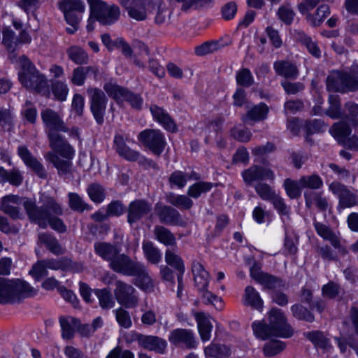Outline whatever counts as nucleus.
<instances>
[{"label":"nucleus","mask_w":358,"mask_h":358,"mask_svg":"<svg viewBox=\"0 0 358 358\" xmlns=\"http://www.w3.org/2000/svg\"><path fill=\"white\" fill-rule=\"evenodd\" d=\"M118 2L134 20H154L158 24L165 22L167 10L161 0H118Z\"/></svg>","instance_id":"1"},{"label":"nucleus","mask_w":358,"mask_h":358,"mask_svg":"<svg viewBox=\"0 0 358 358\" xmlns=\"http://www.w3.org/2000/svg\"><path fill=\"white\" fill-rule=\"evenodd\" d=\"M50 147L53 152H47L44 157L57 169L59 174L66 175L71 172V160L75 155V150L61 135H51L48 138Z\"/></svg>","instance_id":"2"},{"label":"nucleus","mask_w":358,"mask_h":358,"mask_svg":"<svg viewBox=\"0 0 358 358\" xmlns=\"http://www.w3.org/2000/svg\"><path fill=\"white\" fill-rule=\"evenodd\" d=\"M269 325L259 322L252 324L255 336L262 340L271 336L288 338L292 336L293 329L287 323V319L280 309L273 308L268 314Z\"/></svg>","instance_id":"3"},{"label":"nucleus","mask_w":358,"mask_h":358,"mask_svg":"<svg viewBox=\"0 0 358 358\" xmlns=\"http://www.w3.org/2000/svg\"><path fill=\"white\" fill-rule=\"evenodd\" d=\"M22 205L29 220L43 229L47 227L48 217L60 216L64 213L62 205L51 196H45L41 207H38L34 201L29 199H26Z\"/></svg>","instance_id":"4"},{"label":"nucleus","mask_w":358,"mask_h":358,"mask_svg":"<svg viewBox=\"0 0 358 358\" xmlns=\"http://www.w3.org/2000/svg\"><path fill=\"white\" fill-rule=\"evenodd\" d=\"M192 271L194 275L195 287L200 293L204 303L212 304L217 309L222 310L223 308L222 299L208 290L210 275L201 262L194 260L192 264Z\"/></svg>","instance_id":"5"},{"label":"nucleus","mask_w":358,"mask_h":358,"mask_svg":"<svg viewBox=\"0 0 358 358\" xmlns=\"http://www.w3.org/2000/svg\"><path fill=\"white\" fill-rule=\"evenodd\" d=\"M91 10V17L103 25H110L118 20L120 10L117 6H108L101 0H87Z\"/></svg>","instance_id":"6"},{"label":"nucleus","mask_w":358,"mask_h":358,"mask_svg":"<svg viewBox=\"0 0 358 358\" xmlns=\"http://www.w3.org/2000/svg\"><path fill=\"white\" fill-rule=\"evenodd\" d=\"M327 88L329 91L340 92L358 90V76L334 71L327 78Z\"/></svg>","instance_id":"7"},{"label":"nucleus","mask_w":358,"mask_h":358,"mask_svg":"<svg viewBox=\"0 0 358 358\" xmlns=\"http://www.w3.org/2000/svg\"><path fill=\"white\" fill-rule=\"evenodd\" d=\"M138 140L157 156L162 155L166 145L165 136L159 129H146L138 134Z\"/></svg>","instance_id":"8"},{"label":"nucleus","mask_w":358,"mask_h":358,"mask_svg":"<svg viewBox=\"0 0 358 358\" xmlns=\"http://www.w3.org/2000/svg\"><path fill=\"white\" fill-rule=\"evenodd\" d=\"M114 148L118 155L130 162H138L139 164L148 168L155 167L156 164L152 159L141 155L138 151L131 149L125 143L121 134H115L114 137Z\"/></svg>","instance_id":"9"},{"label":"nucleus","mask_w":358,"mask_h":358,"mask_svg":"<svg viewBox=\"0 0 358 358\" xmlns=\"http://www.w3.org/2000/svg\"><path fill=\"white\" fill-rule=\"evenodd\" d=\"M19 80L21 84L27 89L34 90L47 97L50 96V91L48 86L47 79L37 69L29 73H20Z\"/></svg>","instance_id":"10"},{"label":"nucleus","mask_w":358,"mask_h":358,"mask_svg":"<svg viewBox=\"0 0 358 358\" xmlns=\"http://www.w3.org/2000/svg\"><path fill=\"white\" fill-rule=\"evenodd\" d=\"M89 96L91 112L99 124L104 120L108 99L104 92L99 88L89 87L87 90Z\"/></svg>","instance_id":"11"},{"label":"nucleus","mask_w":358,"mask_h":358,"mask_svg":"<svg viewBox=\"0 0 358 358\" xmlns=\"http://www.w3.org/2000/svg\"><path fill=\"white\" fill-rule=\"evenodd\" d=\"M41 116L48 138L51 135L59 134L58 132L68 131V127L62 119V115L51 108H45L41 110Z\"/></svg>","instance_id":"12"},{"label":"nucleus","mask_w":358,"mask_h":358,"mask_svg":"<svg viewBox=\"0 0 358 358\" xmlns=\"http://www.w3.org/2000/svg\"><path fill=\"white\" fill-rule=\"evenodd\" d=\"M114 294L117 302L127 308H136L138 304L139 298L136 289L122 280L115 282Z\"/></svg>","instance_id":"13"},{"label":"nucleus","mask_w":358,"mask_h":358,"mask_svg":"<svg viewBox=\"0 0 358 358\" xmlns=\"http://www.w3.org/2000/svg\"><path fill=\"white\" fill-rule=\"evenodd\" d=\"M329 189L338 199V209L352 208L357 204V195L353 193L346 185L334 181L329 185Z\"/></svg>","instance_id":"14"},{"label":"nucleus","mask_w":358,"mask_h":358,"mask_svg":"<svg viewBox=\"0 0 358 358\" xmlns=\"http://www.w3.org/2000/svg\"><path fill=\"white\" fill-rule=\"evenodd\" d=\"M250 273V276L265 289H275L285 287V282L282 279L262 272L257 263L251 266Z\"/></svg>","instance_id":"15"},{"label":"nucleus","mask_w":358,"mask_h":358,"mask_svg":"<svg viewBox=\"0 0 358 358\" xmlns=\"http://www.w3.org/2000/svg\"><path fill=\"white\" fill-rule=\"evenodd\" d=\"M169 341L175 346H183L187 349H194L198 345V341L192 330L188 329H176L172 330L169 336Z\"/></svg>","instance_id":"16"},{"label":"nucleus","mask_w":358,"mask_h":358,"mask_svg":"<svg viewBox=\"0 0 358 358\" xmlns=\"http://www.w3.org/2000/svg\"><path fill=\"white\" fill-rule=\"evenodd\" d=\"M241 176L244 182L250 186L255 182L264 180L273 181L275 178L274 173L271 169L257 165H253L244 170L241 173Z\"/></svg>","instance_id":"17"},{"label":"nucleus","mask_w":358,"mask_h":358,"mask_svg":"<svg viewBox=\"0 0 358 358\" xmlns=\"http://www.w3.org/2000/svg\"><path fill=\"white\" fill-rule=\"evenodd\" d=\"M59 8L63 12L68 24H76L80 17L77 13L85 11V4L81 0H60L58 2Z\"/></svg>","instance_id":"18"},{"label":"nucleus","mask_w":358,"mask_h":358,"mask_svg":"<svg viewBox=\"0 0 358 358\" xmlns=\"http://www.w3.org/2000/svg\"><path fill=\"white\" fill-rule=\"evenodd\" d=\"M17 155L24 164L34 171L40 178L45 179L48 174L44 166L29 150L27 146L20 145Z\"/></svg>","instance_id":"19"},{"label":"nucleus","mask_w":358,"mask_h":358,"mask_svg":"<svg viewBox=\"0 0 358 358\" xmlns=\"http://www.w3.org/2000/svg\"><path fill=\"white\" fill-rule=\"evenodd\" d=\"M141 262L132 260L129 256L120 253L109 264L115 272L131 276Z\"/></svg>","instance_id":"20"},{"label":"nucleus","mask_w":358,"mask_h":358,"mask_svg":"<svg viewBox=\"0 0 358 358\" xmlns=\"http://www.w3.org/2000/svg\"><path fill=\"white\" fill-rule=\"evenodd\" d=\"M134 339L138 342L139 346L159 354H164L167 347L166 341L156 336L136 334Z\"/></svg>","instance_id":"21"},{"label":"nucleus","mask_w":358,"mask_h":358,"mask_svg":"<svg viewBox=\"0 0 358 358\" xmlns=\"http://www.w3.org/2000/svg\"><path fill=\"white\" fill-rule=\"evenodd\" d=\"M314 227L317 234L324 240L329 241L341 255H345L348 253L347 249L341 245L339 234L334 232L328 226L319 222H314Z\"/></svg>","instance_id":"22"},{"label":"nucleus","mask_w":358,"mask_h":358,"mask_svg":"<svg viewBox=\"0 0 358 358\" xmlns=\"http://www.w3.org/2000/svg\"><path fill=\"white\" fill-rule=\"evenodd\" d=\"M152 210V204L144 199L131 201L128 207L127 221L130 224L140 220Z\"/></svg>","instance_id":"23"},{"label":"nucleus","mask_w":358,"mask_h":358,"mask_svg":"<svg viewBox=\"0 0 358 358\" xmlns=\"http://www.w3.org/2000/svg\"><path fill=\"white\" fill-rule=\"evenodd\" d=\"M135 277L134 284L141 290L150 293L154 291V281L150 276L145 266L140 263L133 274L131 275Z\"/></svg>","instance_id":"24"},{"label":"nucleus","mask_w":358,"mask_h":358,"mask_svg":"<svg viewBox=\"0 0 358 358\" xmlns=\"http://www.w3.org/2000/svg\"><path fill=\"white\" fill-rule=\"evenodd\" d=\"M10 303L20 301L21 297L34 296L37 291L25 281L10 280Z\"/></svg>","instance_id":"25"},{"label":"nucleus","mask_w":358,"mask_h":358,"mask_svg":"<svg viewBox=\"0 0 358 358\" xmlns=\"http://www.w3.org/2000/svg\"><path fill=\"white\" fill-rule=\"evenodd\" d=\"M21 203V199L18 196L8 195L2 199L1 209L11 218L20 219L22 215L19 208Z\"/></svg>","instance_id":"26"},{"label":"nucleus","mask_w":358,"mask_h":358,"mask_svg":"<svg viewBox=\"0 0 358 358\" xmlns=\"http://www.w3.org/2000/svg\"><path fill=\"white\" fill-rule=\"evenodd\" d=\"M160 221L164 224L180 225L182 223L181 215L178 210L169 206L156 207Z\"/></svg>","instance_id":"27"},{"label":"nucleus","mask_w":358,"mask_h":358,"mask_svg":"<svg viewBox=\"0 0 358 358\" xmlns=\"http://www.w3.org/2000/svg\"><path fill=\"white\" fill-rule=\"evenodd\" d=\"M150 110L154 120L159 122L167 131L173 132L176 130V126L169 113L162 108L152 104Z\"/></svg>","instance_id":"28"},{"label":"nucleus","mask_w":358,"mask_h":358,"mask_svg":"<svg viewBox=\"0 0 358 358\" xmlns=\"http://www.w3.org/2000/svg\"><path fill=\"white\" fill-rule=\"evenodd\" d=\"M251 36L249 34H240L239 33H235L232 36L225 35L218 40L207 41L201 43V45H231L233 43L244 45L246 43H251Z\"/></svg>","instance_id":"29"},{"label":"nucleus","mask_w":358,"mask_h":358,"mask_svg":"<svg viewBox=\"0 0 358 358\" xmlns=\"http://www.w3.org/2000/svg\"><path fill=\"white\" fill-rule=\"evenodd\" d=\"M194 317L197 323L198 331L202 341L206 342L210 339L213 324L210 317L205 313L199 312L194 313Z\"/></svg>","instance_id":"30"},{"label":"nucleus","mask_w":358,"mask_h":358,"mask_svg":"<svg viewBox=\"0 0 358 358\" xmlns=\"http://www.w3.org/2000/svg\"><path fill=\"white\" fill-rule=\"evenodd\" d=\"M94 250L97 255L109 262V264L120 253L116 245L106 242L95 243Z\"/></svg>","instance_id":"31"},{"label":"nucleus","mask_w":358,"mask_h":358,"mask_svg":"<svg viewBox=\"0 0 358 358\" xmlns=\"http://www.w3.org/2000/svg\"><path fill=\"white\" fill-rule=\"evenodd\" d=\"M89 73H92L94 76H96L99 73V70L94 66L77 67L73 70L69 78L70 81L73 85L83 86Z\"/></svg>","instance_id":"32"},{"label":"nucleus","mask_w":358,"mask_h":358,"mask_svg":"<svg viewBox=\"0 0 358 358\" xmlns=\"http://www.w3.org/2000/svg\"><path fill=\"white\" fill-rule=\"evenodd\" d=\"M275 73L289 79H296L299 75L297 67L292 63L287 61H277L273 64Z\"/></svg>","instance_id":"33"},{"label":"nucleus","mask_w":358,"mask_h":358,"mask_svg":"<svg viewBox=\"0 0 358 358\" xmlns=\"http://www.w3.org/2000/svg\"><path fill=\"white\" fill-rule=\"evenodd\" d=\"M59 324L62 329V336L64 339L70 340L74 337L75 330H77L78 325L79 324V320L68 316L60 317Z\"/></svg>","instance_id":"34"},{"label":"nucleus","mask_w":358,"mask_h":358,"mask_svg":"<svg viewBox=\"0 0 358 358\" xmlns=\"http://www.w3.org/2000/svg\"><path fill=\"white\" fill-rule=\"evenodd\" d=\"M269 109L264 103H260L250 108L246 115L243 116L242 120L248 122L249 120L254 122H259L267 117Z\"/></svg>","instance_id":"35"},{"label":"nucleus","mask_w":358,"mask_h":358,"mask_svg":"<svg viewBox=\"0 0 358 358\" xmlns=\"http://www.w3.org/2000/svg\"><path fill=\"white\" fill-rule=\"evenodd\" d=\"M330 14L331 10L329 6L322 4L317 8L314 13L307 14L305 19L312 27H319Z\"/></svg>","instance_id":"36"},{"label":"nucleus","mask_w":358,"mask_h":358,"mask_svg":"<svg viewBox=\"0 0 358 358\" xmlns=\"http://www.w3.org/2000/svg\"><path fill=\"white\" fill-rule=\"evenodd\" d=\"M243 304L261 310L263 308V300L256 289L252 286H247L243 299Z\"/></svg>","instance_id":"37"},{"label":"nucleus","mask_w":358,"mask_h":358,"mask_svg":"<svg viewBox=\"0 0 358 358\" xmlns=\"http://www.w3.org/2000/svg\"><path fill=\"white\" fill-rule=\"evenodd\" d=\"M199 175L194 172L189 174L181 171H176L171 174L169 181L171 187L176 186L182 189L186 185L189 180H199Z\"/></svg>","instance_id":"38"},{"label":"nucleus","mask_w":358,"mask_h":358,"mask_svg":"<svg viewBox=\"0 0 358 358\" xmlns=\"http://www.w3.org/2000/svg\"><path fill=\"white\" fill-rule=\"evenodd\" d=\"M166 201L180 210H189L194 205L191 197L188 195L169 193L166 195Z\"/></svg>","instance_id":"39"},{"label":"nucleus","mask_w":358,"mask_h":358,"mask_svg":"<svg viewBox=\"0 0 358 358\" xmlns=\"http://www.w3.org/2000/svg\"><path fill=\"white\" fill-rule=\"evenodd\" d=\"M231 353L230 348L224 344L212 343L204 348L206 357L222 358L229 357Z\"/></svg>","instance_id":"40"},{"label":"nucleus","mask_w":358,"mask_h":358,"mask_svg":"<svg viewBox=\"0 0 358 358\" xmlns=\"http://www.w3.org/2000/svg\"><path fill=\"white\" fill-rule=\"evenodd\" d=\"M121 48V52L126 56L133 57L134 61L138 66H143L141 62L138 59V57L143 58L144 55H148L149 51L147 46H134L132 49L131 46H117Z\"/></svg>","instance_id":"41"},{"label":"nucleus","mask_w":358,"mask_h":358,"mask_svg":"<svg viewBox=\"0 0 358 358\" xmlns=\"http://www.w3.org/2000/svg\"><path fill=\"white\" fill-rule=\"evenodd\" d=\"M103 88L107 94L117 103L122 102L123 96L127 90V88L122 87L113 81L105 83Z\"/></svg>","instance_id":"42"},{"label":"nucleus","mask_w":358,"mask_h":358,"mask_svg":"<svg viewBox=\"0 0 358 358\" xmlns=\"http://www.w3.org/2000/svg\"><path fill=\"white\" fill-rule=\"evenodd\" d=\"M38 241L55 255H61L63 250L58 241L52 235L47 233H41L38 234Z\"/></svg>","instance_id":"43"},{"label":"nucleus","mask_w":358,"mask_h":358,"mask_svg":"<svg viewBox=\"0 0 358 358\" xmlns=\"http://www.w3.org/2000/svg\"><path fill=\"white\" fill-rule=\"evenodd\" d=\"M142 248L143 254L150 263L157 264L161 261V252L158 248L155 247L153 243L149 241H144Z\"/></svg>","instance_id":"44"},{"label":"nucleus","mask_w":358,"mask_h":358,"mask_svg":"<svg viewBox=\"0 0 358 358\" xmlns=\"http://www.w3.org/2000/svg\"><path fill=\"white\" fill-rule=\"evenodd\" d=\"M56 100L59 101H66L69 94V89L65 81L55 80L51 83V90Z\"/></svg>","instance_id":"45"},{"label":"nucleus","mask_w":358,"mask_h":358,"mask_svg":"<svg viewBox=\"0 0 358 358\" xmlns=\"http://www.w3.org/2000/svg\"><path fill=\"white\" fill-rule=\"evenodd\" d=\"M10 52L9 58L13 62H17L21 66L22 72L29 73L36 70L34 64L25 56L21 55L18 59L16 57L15 52L16 50L15 46H8Z\"/></svg>","instance_id":"46"},{"label":"nucleus","mask_w":358,"mask_h":358,"mask_svg":"<svg viewBox=\"0 0 358 358\" xmlns=\"http://www.w3.org/2000/svg\"><path fill=\"white\" fill-rule=\"evenodd\" d=\"M68 199L69 206L73 211L83 213L85 210H91L90 206L77 193L69 192L68 194Z\"/></svg>","instance_id":"47"},{"label":"nucleus","mask_w":358,"mask_h":358,"mask_svg":"<svg viewBox=\"0 0 358 358\" xmlns=\"http://www.w3.org/2000/svg\"><path fill=\"white\" fill-rule=\"evenodd\" d=\"M306 199V205L310 207L311 205L315 204L317 208L321 210L324 211L328 208L327 199L322 196L320 192H311L304 194Z\"/></svg>","instance_id":"48"},{"label":"nucleus","mask_w":358,"mask_h":358,"mask_svg":"<svg viewBox=\"0 0 358 358\" xmlns=\"http://www.w3.org/2000/svg\"><path fill=\"white\" fill-rule=\"evenodd\" d=\"M154 234L156 239L166 245H173L176 244V238L170 230L163 226H155Z\"/></svg>","instance_id":"49"},{"label":"nucleus","mask_w":358,"mask_h":358,"mask_svg":"<svg viewBox=\"0 0 358 358\" xmlns=\"http://www.w3.org/2000/svg\"><path fill=\"white\" fill-rule=\"evenodd\" d=\"M213 184L210 182L199 181L190 185L187 189V195L194 199H197L203 194H206L211 190Z\"/></svg>","instance_id":"50"},{"label":"nucleus","mask_w":358,"mask_h":358,"mask_svg":"<svg viewBox=\"0 0 358 358\" xmlns=\"http://www.w3.org/2000/svg\"><path fill=\"white\" fill-rule=\"evenodd\" d=\"M300 185L303 189H319L323 187V180L317 174L303 176L300 178Z\"/></svg>","instance_id":"51"},{"label":"nucleus","mask_w":358,"mask_h":358,"mask_svg":"<svg viewBox=\"0 0 358 358\" xmlns=\"http://www.w3.org/2000/svg\"><path fill=\"white\" fill-rule=\"evenodd\" d=\"M330 132L335 138L343 140L351 134L352 129L347 122L339 121L333 124Z\"/></svg>","instance_id":"52"},{"label":"nucleus","mask_w":358,"mask_h":358,"mask_svg":"<svg viewBox=\"0 0 358 358\" xmlns=\"http://www.w3.org/2000/svg\"><path fill=\"white\" fill-rule=\"evenodd\" d=\"M67 54L69 59L77 64H83L88 62L87 54L79 46H71L67 50Z\"/></svg>","instance_id":"53"},{"label":"nucleus","mask_w":358,"mask_h":358,"mask_svg":"<svg viewBox=\"0 0 358 358\" xmlns=\"http://www.w3.org/2000/svg\"><path fill=\"white\" fill-rule=\"evenodd\" d=\"M284 188L287 196L291 199H297L301 195V189L300 179L298 181L287 178L284 181Z\"/></svg>","instance_id":"54"},{"label":"nucleus","mask_w":358,"mask_h":358,"mask_svg":"<svg viewBox=\"0 0 358 358\" xmlns=\"http://www.w3.org/2000/svg\"><path fill=\"white\" fill-rule=\"evenodd\" d=\"M87 192L90 199L96 203H101L106 196L105 189L98 183L90 185L87 189Z\"/></svg>","instance_id":"55"},{"label":"nucleus","mask_w":358,"mask_h":358,"mask_svg":"<svg viewBox=\"0 0 358 358\" xmlns=\"http://www.w3.org/2000/svg\"><path fill=\"white\" fill-rule=\"evenodd\" d=\"M181 2L182 10H187L191 8L195 9H203L211 7L213 4V0H176Z\"/></svg>","instance_id":"56"},{"label":"nucleus","mask_w":358,"mask_h":358,"mask_svg":"<svg viewBox=\"0 0 358 358\" xmlns=\"http://www.w3.org/2000/svg\"><path fill=\"white\" fill-rule=\"evenodd\" d=\"M255 189L259 196L264 201H271L277 195L275 190L264 182H258L255 186Z\"/></svg>","instance_id":"57"},{"label":"nucleus","mask_w":358,"mask_h":358,"mask_svg":"<svg viewBox=\"0 0 358 358\" xmlns=\"http://www.w3.org/2000/svg\"><path fill=\"white\" fill-rule=\"evenodd\" d=\"M271 202L282 220L283 217L289 218L290 208L285 203L283 198L277 194Z\"/></svg>","instance_id":"58"},{"label":"nucleus","mask_w":358,"mask_h":358,"mask_svg":"<svg viewBox=\"0 0 358 358\" xmlns=\"http://www.w3.org/2000/svg\"><path fill=\"white\" fill-rule=\"evenodd\" d=\"M291 311L294 317L300 320L313 322L314 320L313 315L305 307L301 304H294L291 307Z\"/></svg>","instance_id":"59"},{"label":"nucleus","mask_w":358,"mask_h":358,"mask_svg":"<svg viewBox=\"0 0 358 358\" xmlns=\"http://www.w3.org/2000/svg\"><path fill=\"white\" fill-rule=\"evenodd\" d=\"M307 337L316 347L324 350H328L331 347L329 340L321 332L308 333Z\"/></svg>","instance_id":"60"},{"label":"nucleus","mask_w":358,"mask_h":358,"mask_svg":"<svg viewBox=\"0 0 358 358\" xmlns=\"http://www.w3.org/2000/svg\"><path fill=\"white\" fill-rule=\"evenodd\" d=\"M165 261L169 265L174 267L177 271H178L179 273H181V274L184 273V262L178 255L168 250L166 251Z\"/></svg>","instance_id":"61"},{"label":"nucleus","mask_w":358,"mask_h":358,"mask_svg":"<svg viewBox=\"0 0 358 358\" xmlns=\"http://www.w3.org/2000/svg\"><path fill=\"white\" fill-rule=\"evenodd\" d=\"M123 101L128 102L132 108L138 110L142 109L143 104V99L141 96L129 90L128 89L123 96L122 102Z\"/></svg>","instance_id":"62"},{"label":"nucleus","mask_w":358,"mask_h":358,"mask_svg":"<svg viewBox=\"0 0 358 358\" xmlns=\"http://www.w3.org/2000/svg\"><path fill=\"white\" fill-rule=\"evenodd\" d=\"M285 348L284 343L280 341H271L265 344L263 352L266 357H272L282 352Z\"/></svg>","instance_id":"63"},{"label":"nucleus","mask_w":358,"mask_h":358,"mask_svg":"<svg viewBox=\"0 0 358 358\" xmlns=\"http://www.w3.org/2000/svg\"><path fill=\"white\" fill-rule=\"evenodd\" d=\"M277 14L279 19L287 25L292 23L295 16V12L289 4L281 6L278 8Z\"/></svg>","instance_id":"64"}]
</instances>
